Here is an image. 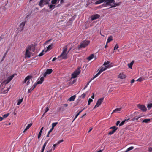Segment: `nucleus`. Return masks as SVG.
<instances>
[{"label": "nucleus", "instance_id": "4c0bfd02", "mask_svg": "<svg viewBox=\"0 0 152 152\" xmlns=\"http://www.w3.org/2000/svg\"><path fill=\"white\" fill-rule=\"evenodd\" d=\"M57 124H58L57 122L53 123L52 124V128L54 129V127L56 126V125Z\"/></svg>", "mask_w": 152, "mask_h": 152}, {"label": "nucleus", "instance_id": "774afa93", "mask_svg": "<svg viewBox=\"0 0 152 152\" xmlns=\"http://www.w3.org/2000/svg\"><path fill=\"white\" fill-rule=\"evenodd\" d=\"M100 34H101V36H104L103 35H102V34H101V32L100 33Z\"/></svg>", "mask_w": 152, "mask_h": 152}, {"label": "nucleus", "instance_id": "864d4df0", "mask_svg": "<svg viewBox=\"0 0 152 152\" xmlns=\"http://www.w3.org/2000/svg\"><path fill=\"white\" fill-rule=\"evenodd\" d=\"M94 93H93V95L91 96V98H92V99H94Z\"/></svg>", "mask_w": 152, "mask_h": 152}, {"label": "nucleus", "instance_id": "c85d7f7f", "mask_svg": "<svg viewBox=\"0 0 152 152\" xmlns=\"http://www.w3.org/2000/svg\"><path fill=\"white\" fill-rule=\"evenodd\" d=\"M48 149L45 152H52L54 150V149H53L52 147H48Z\"/></svg>", "mask_w": 152, "mask_h": 152}, {"label": "nucleus", "instance_id": "0eeeda50", "mask_svg": "<svg viewBox=\"0 0 152 152\" xmlns=\"http://www.w3.org/2000/svg\"><path fill=\"white\" fill-rule=\"evenodd\" d=\"M45 77H44L43 75L42 76H41L40 78L37 79L36 82L35 83L34 85L36 86L38 84H41L43 82Z\"/></svg>", "mask_w": 152, "mask_h": 152}, {"label": "nucleus", "instance_id": "1a4fd4ad", "mask_svg": "<svg viewBox=\"0 0 152 152\" xmlns=\"http://www.w3.org/2000/svg\"><path fill=\"white\" fill-rule=\"evenodd\" d=\"M103 99L104 98L103 97L99 99L97 101L96 104L94 107V108H96L98 107L99 106H100L103 101Z\"/></svg>", "mask_w": 152, "mask_h": 152}, {"label": "nucleus", "instance_id": "69168bd1", "mask_svg": "<svg viewBox=\"0 0 152 152\" xmlns=\"http://www.w3.org/2000/svg\"><path fill=\"white\" fill-rule=\"evenodd\" d=\"M97 152H102V150H100L98 151Z\"/></svg>", "mask_w": 152, "mask_h": 152}, {"label": "nucleus", "instance_id": "58836bf2", "mask_svg": "<svg viewBox=\"0 0 152 152\" xmlns=\"http://www.w3.org/2000/svg\"><path fill=\"white\" fill-rule=\"evenodd\" d=\"M49 110V109L48 107H46V108L45 109L44 113L43 114V115H42V117H43V116Z\"/></svg>", "mask_w": 152, "mask_h": 152}, {"label": "nucleus", "instance_id": "9b49d317", "mask_svg": "<svg viewBox=\"0 0 152 152\" xmlns=\"http://www.w3.org/2000/svg\"><path fill=\"white\" fill-rule=\"evenodd\" d=\"M110 129H112L113 130L110 131L108 135H112L114 134L116 131L117 129L118 128L116 127L115 126L111 127L110 128Z\"/></svg>", "mask_w": 152, "mask_h": 152}, {"label": "nucleus", "instance_id": "e433bc0d", "mask_svg": "<svg viewBox=\"0 0 152 152\" xmlns=\"http://www.w3.org/2000/svg\"><path fill=\"white\" fill-rule=\"evenodd\" d=\"M147 107L148 109H150L152 107V103L149 104H148Z\"/></svg>", "mask_w": 152, "mask_h": 152}, {"label": "nucleus", "instance_id": "4be33fe9", "mask_svg": "<svg viewBox=\"0 0 152 152\" xmlns=\"http://www.w3.org/2000/svg\"><path fill=\"white\" fill-rule=\"evenodd\" d=\"M110 61H107V62H105L103 64V65L105 66H108L109 67V68L111 67V66L109 65Z\"/></svg>", "mask_w": 152, "mask_h": 152}, {"label": "nucleus", "instance_id": "a19ab883", "mask_svg": "<svg viewBox=\"0 0 152 152\" xmlns=\"http://www.w3.org/2000/svg\"><path fill=\"white\" fill-rule=\"evenodd\" d=\"M92 101H93V100L92 99H91V98H89L88 99V104L89 105L92 102Z\"/></svg>", "mask_w": 152, "mask_h": 152}, {"label": "nucleus", "instance_id": "9d476101", "mask_svg": "<svg viewBox=\"0 0 152 152\" xmlns=\"http://www.w3.org/2000/svg\"><path fill=\"white\" fill-rule=\"evenodd\" d=\"M137 106L139 109L143 112L146 111L147 110L146 107L143 105L138 104H137Z\"/></svg>", "mask_w": 152, "mask_h": 152}, {"label": "nucleus", "instance_id": "423d86ee", "mask_svg": "<svg viewBox=\"0 0 152 152\" xmlns=\"http://www.w3.org/2000/svg\"><path fill=\"white\" fill-rule=\"evenodd\" d=\"M50 0H40L39 3V5L42 7L44 5L49 4V2Z\"/></svg>", "mask_w": 152, "mask_h": 152}, {"label": "nucleus", "instance_id": "2eb2a0df", "mask_svg": "<svg viewBox=\"0 0 152 152\" xmlns=\"http://www.w3.org/2000/svg\"><path fill=\"white\" fill-rule=\"evenodd\" d=\"M53 72V70L51 69H47L46 72L44 73L43 75L44 77H46L47 74H50Z\"/></svg>", "mask_w": 152, "mask_h": 152}, {"label": "nucleus", "instance_id": "09e8293b", "mask_svg": "<svg viewBox=\"0 0 152 152\" xmlns=\"http://www.w3.org/2000/svg\"><path fill=\"white\" fill-rule=\"evenodd\" d=\"M149 151L150 152H151V151H152V148H151V147L149 148Z\"/></svg>", "mask_w": 152, "mask_h": 152}, {"label": "nucleus", "instance_id": "c9c22d12", "mask_svg": "<svg viewBox=\"0 0 152 152\" xmlns=\"http://www.w3.org/2000/svg\"><path fill=\"white\" fill-rule=\"evenodd\" d=\"M23 99H20L18 101L17 105H19L23 101Z\"/></svg>", "mask_w": 152, "mask_h": 152}, {"label": "nucleus", "instance_id": "f257e3e1", "mask_svg": "<svg viewBox=\"0 0 152 152\" xmlns=\"http://www.w3.org/2000/svg\"><path fill=\"white\" fill-rule=\"evenodd\" d=\"M104 2V3L102 5V7H106L107 6H110L109 8L115 7L116 6H119L121 4V2L115 3V0H99L96 1L94 4H98Z\"/></svg>", "mask_w": 152, "mask_h": 152}, {"label": "nucleus", "instance_id": "5fc2aeb1", "mask_svg": "<svg viewBox=\"0 0 152 152\" xmlns=\"http://www.w3.org/2000/svg\"><path fill=\"white\" fill-rule=\"evenodd\" d=\"M134 81H135V80H134V79H132V80H131V83H134Z\"/></svg>", "mask_w": 152, "mask_h": 152}, {"label": "nucleus", "instance_id": "b1692460", "mask_svg": "<svg viewBox=\"0 0 152 152\" xmlns=\"http://www.w3.org/2000/svg\"><path fill=\"white\" fill-rule=\"evenodd\" d=\"M32 123H30L28 124L27 126L26 127V128L25 129L24 131L23 132H24L25 131H26L27 130L29 129L32 126Z\"/></svg>", "mask_w": 152, "mask_h": 152}, {"label": "nucleus", "instance_id": "f8f14e48", "mask_svg": "<svg viewBox=\"0 0 152 152\" xmlns=\"http://www.w3.org/2000/svg\"><path fill=\"white\" fill-rule=\"evenodd\" d=\"M31 77L29 76L26 77L25 79L24 83H26V85H28L30 83V80Z\"/></svg>", "mask_w": 152, "mask_h": 152}, {"label": "nucleus", "instance_id": "a878e982", "mask_svg": "<svg viewBox=\"0 0 152 152\" xmlns=\"http://www.w3.org/2000/svg\"><path fill=\"white\" fill-rule=\"evenodd\" d=\"M76 97V95H74L71 96L69 99L70 101H74Z\"/></svg>", "mask_w": 152, "mask_h": 152}, {"label": "nucleus", "instance_id": "6e6552de", "mask_svg": "<svg viewBox=\"0 0 152 152\" xmlns=\"http://www.w3.org/2000/svg\"><path fill=\"white\" fill-rule=\"evenodd\" d=\"M80 73V70L79 68L77 69L74 72L72 75L71 78H75L77 77Z\"/></svg>", "mask_w": 152, "mask_h": 152}, {"label": "nucleus", "instance_id": "13d9d810", "mask_svg": "<svg viewBox=\"0 0 152 152\" xmlns=\"http://www.w3.org/2000/svg\"><path fill=\"white\" fill-rule=\"evenodd\" d=\"M64 106L66 107H67L68 106V104H64Z\"/></svg>", "mask_w": 152, "mask_h": 152}, {"label": "nucleus", "instance_id": "aec40b11", "mask_svg": "<svg viewBox=\"0 0 152 152\" xmlns=\"http://www.w3.org/2000/svg\"><path fill=\"white\" fill-rule=\"evenodd\" d=\"M121 109L122 108L121 107L117 108L113 111L112 114L116 112H118L119 111H121Z\"/></svg>", "mask_w": 152, "mask_h": 152}, {"label": "nucleus", "instance_id": "c756f323", "mask_svg": "<svg viewBox=\"0 0 152 152\" xmlns=\"http://www.w3.org/2000/svg\"><path fill=\"white\" fill-rule=\"evenodd\" d=\"M145 78L144 77H140L139 78H138V79H137L136 81H138L139 82H141L142 81H143V80H144Z\"/></svg>", "mask_w": 152, "mask_h": 152}, {"label": "nucleus", "instance_id": "a211bd4d", "mask_svg": "<svg viewBox=\"0 0 152 152\" xmlns=\"http://www.w3.org/2000/svg\"><path fill=\"white\" fill-rule=\"evenodd\" d=\"M108 68H109L108 66H105L104 67H102L99 69V72L101 73L102 72L106 70Z\"/></svg>", "mask_w": 152, "mask_h": 152}, {"label": "nucleus", "instance_id": "f3484780", "mask_svg": "<svg viewBox=\"0 0 152 152\" xmlns=\"http://www.w3.org/2000/svg\"><path fill=\"white\" fill-rule=\"evenodd\" d=\"M25 24L26 22L25 21H23L20 24L19 27L21 31H22L23 30Z\"/></svg>", "mask_w": 152, "mask_h": 152}, {"label": "nucleus", "instance_id": "0e129e2a", "mask_svg": "<svg viewBox=\"0 0 152 152\" xmlns=\"http://www.w3.org/2000/svg\"><path fill=\"white\" fill-rule=\"evenodd\" d=\"M86 114H85L83 115L82 117L81 118H83V117H84L85 115H86Z\"/></svg>", "mask_w": 152, "mask_h": 152}, {"label": "nucleus", "instance_id": "49530a36", "mask_svg": "<svg viewBox=\"0 0 152 152\" xmlns=\"http://www.w3.org/2000/svg\"><path fill=\"white\" fill-rule=\"evenodd\" d=\"M53 129L52 128L50 129V130L48 131V134H50V133L53 130Z\"/></svg>", "mask_w": 152, "mask_h": 152}, {"label": "nucleus", "instance_id": "e2e57ef3", "mask_svg": "<svg viewBox=\"0 0 152 152\" xmlns=\"http://www.w3.org/2000/svg\"><path fill=\"white\" fill-rule=\"evenodd\" d=\"M107 44H106V45H105V48H106L107 47Z\"/></svg>", "mask_w": 152, "mask_h": 152}, {"label": "nucleus", "instance_id": "ddd939ff", "mask_svg": "<svg viewBox=\"0 0 152 152\" xmlns=\"http://www.w3.org/2000/svg\"><path fill=\"white\" fill-rule=\"evenodd\" d=\"M100 17V15L98 14L93 15L91 17V20L93 21L94 20L97 19Z\"/></svg>", "mask_w": 152, "mask_h": 152}, {"label": "nucleus", "instance_id": "20e7f679", "mask_svg": "<svg viewBox=\"0 0 152 152\" xmlns=\"http://www.w3.org/2000/svg\"><path fill=\"white\" fill-rule=\"evenodd\" d=\"M90 42V41L88 40H84L78 46V49L79 50L82 48H85L89 44Z\"/></svg>", "mask_w": 152, "mask_h": 152}, {"label": "nucleus", "instance_id": "6e6d98bb", "mask_svg": "<svg viewBox=\"0 0 152 152\" xmlns=\"http://www.w3.org/2000/svg\"><path fill=\"white\" fill-rule=\"evenodd\" d=\"M43 128H44V127H42L41 129H40V132H42L43 129Z\"/></svg>", "mask_w": 152, "mask_h": 152}, {"label": "nucleus", "instance_id": "dca6fc26", "mask_svg": "<svg viewBox=\"0 0 152 152\" xmlns=\"http://www.w3.org/2000/svg\"><path fill=\"white\" fill-rule=\"evenodd\" d=\"M63 141V140H61L58 141L56 143L54 144L53 147H52L53 149H54V150L55 148L60 143Z\"/></svg>", "mask_w": 152, "mask_h": 152}, {"label": "nucleus", "instance_id": "f03ea898", "mask_svg": "<svg viewBox=\"0 0 152 152\" xmlns=\"http://www.w3.org/2000/svg\"><path fill=\"white\" fill-rule=\"evenodd\" d=\"M16 74H14L12 75L9 77L6 80L1 83V84L2 93L5 94L8 92L10 88V86L8 87L7 85L13 78L16 75Z\"/></svg>", "mask_w": 152, "mask_h": 152}, {"label": "nucleus", "instance_id": "4468645a", "mask_svg": "<svg viewBox=\"0 0 152 152\" xmlns=\"http://www.w3.org/2000/svg\"><path fill=\"white\" fill-rule=\"evenodd\" d=\"M126 77V75L123 73H120L118 77V78L121 79H125Z\"/></svg>", "mask_w": 152, "mask_h": 152}, {"label": "nucleus", "instance_id": "2f4dec72", "mask_svg": "<svg viewBox=\"0 0 152 152\" xmlns=\"http://www.w3.org/2000/svg\"><path fill=\"white\" fill-rule=\"evenodd\" d=\"M150 121V119H145L142 121V122L148 123Z\"/></svg>", "mask_w": 152, "mask_h": 152}, {"label": "nucleus", "instance_id": "72a5a7b5", "mask_svg": "<svg viewBox=\"0 0 152 152\" xmlns=\"http://www.w3.org/2000/svg\"><path fill=\"white\" fill-rule=\"evenodd\" d=\"M84 109L82 110H81V111H80L77 114L75 117V118L73 120V121H74V120H75L76 118H77L78 117V116L80 114L83 110Z\"/></svg>", "mask_w": 152, "mask_h": 152}, {"label": "nucleus", "instance_id": "4d7b16f0", "mask_svg": "<svg viewBox=\"0 0 152 152\" xmlns=\"http://www.w3.org/2000/svg\"><path fill=\"white\" fill-rule=\"evenodd\" d=\"M3 119V117H0V121H2Z\"/></svg>", "mask_w": 152, "mask_h": 152}, {"label": "nucleus", "instance_id": "338daca9", "mask_svg": "<svg viewBox=\"0 0 152 152\" xmlns=\"http://www.w3.org/2000/svg\"><path fill=\"white\" fill-rule=\"evenodd\" d=\"M89 84V83H88L87 84H86V86H88V84Z\"/></svg>", "mask_w": 152, "mask_h": 152}, {"label": "nucleus", "instance_id": "bb28decb", "mask_svg": "<svg viewBox=\"0 0 152 152\" xmlns=\"http://www.w3.org/2000/svg\"><path fill=\"white\" fill-rule=\"evenodd\" d=\"M129 120V118H128V119H125V120H124V121H122V122H121L120 123V124H119V126H122L124 124V123H125V122L126 121H128V120Z\"/></svg>", "mask_w": 152, "mask_h": 152}, {"label": "nucleus", "instance_id": "7c9ffc66", "mask_svg": "<svg viewBox=\"0 0 152 152\" xmlns=\"http://www.w3.org/2000/svg\"><path fill=\"white\" fill-rule=\"evenodd\" d=\"M36 87V86H35V85H33L31 88L28 89V93H29L31 92Z\"/></svg>", "mask_w": 152, "mask_h": 152}, {"label": "nucleus", "instance_id": "393cba45", "mask_svg": "<svg viewBox=\"0 0 152 152\" xmlns=\"http://www.w3.org/2000/svg\"><path fill=\"white\" fill-rule=\"evenodd\" d=\"M53 46V44H51L50 45L47 47L46 51L45 52L48 51L50 50L52 48Z\"/></svg>", "mask_w": 152, "mask_h": 152}, {"label": "nucleus", "instance_id": "39448f33", "mask_svg": "<svg viewBox=\"0 0 152 152\" xmlns=\"http://www.w3.org/2000/svg\"><path fill=\"white\" fill-rule=\"evenodd\" d=\"M31 47L29 46L26 49L25 53V58H30L31 54Z\"/></svg>", "mask_w": 152, "mask_h": 152}, {"label": "nucleus", "instance_id": "de8ad7c7", "mask_svg": "<svg viewBox=\"0 0 152 152\" xmlns=\"http://www.w3.org/2000/svg\"><path fill=\"white\" fill-rule=\"evenodd\" d=\"M120 121H117V122L116 123V125L117 126H118V125L119 124H120Z\"/></svg>", "mask_w": 152, "mask_h": 152}, {"label": "nucleus", "instance_id": "8fccbe9b", "mask_svg": "<svg viewBox=\"0 0 152 152\" xmlns=\"http://www.w3.org/2000/svg\"><path fill=\"white\" fill-rule=\"evenodd\" d=\"M92 129H93V128H90L89 130L88 131V132L89 133L92 130Z\"/></svg>", "mask_w": 152, "mask_h": 152}, {"label": "nucleus", "instance_id": "79ce46f5", "mask_svg": "<svg viewBox=\"0 0 152 152\" xmlns=\"http://www.w3.org/2000/svg\"><path fill=\"white\" fill-rule=\"evenodd\" d=\"M41 134H42V132H39L38 134V139H39L41 135Z\"/></svg>", "mask_w": 152, "mask_h": 152}, {"label": "nucleus", "instance_id": "052dcab7", "mask_svg": "<svg viewBox=\"0 0 152 152\" xmlns=\"http://www.w3.org/2000/svg\"><path fill=\"white\" fill-rule=\"evenodd\" d=\"M6 53H5V54L4 55V57H3V59H4V58L5 57V56H6Z\"/></svg>", "mask_w": 152, "mask_h": 152}, {"label": "nucleus", "instance_id": "603ef678", "mask_svg": "<svg viewBox=\"0 0 152 152\" xmlns=\"http://www.w3.org/2000/svg\"><path fill=\"white\" fill-rule=\"evenodd\" d=\"M140 117H137V118H134V119H133V121H134V120H137L139 118H140Z\"/></svg>", "mask_w": 152, "mask_h": 152}, {"label": "nucleus", "instance_id": "5701e85b", "mask_svg": "<svg viewBox=\"0 0 152 152\" xmlns=\"http://www.w3.org/2000/svg\"><path fill=\"white\" fill-rule=\"evenodd\" d=\"M113 36H110L108 37L107 41V44L108 43H109L110 42L113 40Z\"/></svg>", "mask_w": 152, "mask_h": 152}, {"label": "nucleus", "instance_id": "7ed1b4c3", "mask_svg": "<svg viewBox=\"0 0 152 152\" xmlns=\"http://www.w3.org/2000/svg\"><path fill=\"white\" fill-rule=\"evenodd\" d=\"M71 49L70 48L69 50H67V46L64 47L62 53L58 56V58H60L59 60L66 59L68 57V54Z\"/></svg>", "mask_w": 152, "mask_h": 152}, {"label": "nucleus", "instance_id": "473e14b6", "mask_svg": "<svg viewBox=\"0 0 152 152\" xmlns=\"http://www.w3.org/2000/svg\"><path fill=\"white\" fill-rule=\"evenodd\" d=\"M100 74V73L99 72H98L97 73L96 75H95L91 79V80H92L97 77H98L99 75Z\"/></svg>", "mask_w": 152, "mask_h": 152}, {"label": "nucleus", "instance_id": "f704fd0d", "mask_svg": "<svg viewBox=\"0 0 152 152\" xmlns=\"http://www.w3.org/2000/svg\"><path fill=\"white\" fill-rule=\"evenodd\" d=\"M134 148V147L133 146H131L130 147H129L128 148L127 150L125 152H128L129 151L133 149Z\"/></svg>", "mask_w": 152, "mask_h": 152}, {"label": "nucleus", "instance_id": "cd10ccee", "mask_svg": "<svg viewBox=\"0 0 152 152\" xmlns=\"http://www.w3.org/2000/svg\"><path fill=\"white\" fill-rule=\"evenodd\" d=\"M94 57V54H92L90 55L87 58V59L89 61H90Z\"/></svg>", "mask_w": 152, "mask_h": 152}, {"label": "nucleus", "instance_id": "bf43d9fd", "mask_svg": "<svg viewBox=\"0 0 152 152\" xmlns=\"http://www.w3.org/2000/svg\"><path fill=\"white\" fill-rule=\"evenodd\" d=\"M87 87V86H85L83 90H85Z\"/></svg>", "mask_w": 152, "mask_h": 152}, {"label": "nucleus", "instance_id": "37998d69", "mask_svg": "<svg viewBox=\"0 0 152 152\" xmlns=\"http://www.w3.org/2000/svg\"><path fill=\"white\" fill-rule=\"evenodd\" d=\"M118 45H115L114 47V50H115L118 49Z\"/></svg>", "mask_w": 152, "mask_h": 152}, {"label": "nucleus", "instance_id": "c03bdc74", "mask_svg": "<svg viewBox=\"0 0 152 152\" xmlns=\"http://www.w3.org/2000/svg\"><path fill=\"white\" fill-rule=\"evenodd\" d=\"M86 95V94L85 93H84L81 95V97L82 98H83L85 97Z\"/></svg>", "mask_w": 152, "mask_h": 152}, {"label": "nucleus", "instance_id": "ea45409f", "mask_svg": "<svg viewBox=\"0 0 152 152\" xmlns=\"http://www.w3.org/2000/svg\"><path fill=\"white\" fill-rule=\"evenodd\" d=\"M9 115V113H7L5 114H4L3 116V118H5L7 117Z\"/></svg>", "mask_w": 152, "mask_h": 152}, {"label": "nucleus", "instance_id": "3c124183", "mask_svg": "<svg viewBox=\"0 0 152 152\" xmlns=\"http://www.w3.org/2000/svg\"><path fill=\"white\" fill-rule=\"evenodd\" d=\"M57 59V58H56V57H54V58H53V60H52V61H55V60H56Z\"/></svg>", "mask_w": 152, "mask_h": 152}, {"label": "nucleus", "instance_id": "6ab92c4d", "mask_svg": "<svg viewBox=\"0 0 152 152\" xmlns=\"http://www.w3.org/2000/svg\"><path fill=\"white\" fill-rule=\"evenodd\" d=\"M48 141H49V139H48V140H47L45 141V142L44 143V145H43V146L42 149L41 151V152H44V150H45V147L46 146V145L47 144V143H48Z\"/></svg>", "mask_w": 152, "mask_h": 152}, {"label": "nucleus", "instance_id": "680f3d73", "mask_svg": "<svg viewBox=\"0 0 152 152\" xmlns=\"http://www.w3.org/2000/svg\"><path fill=\"white\" fill-rule=\"evenodd\" d=\"M50 134H48V133L47 135V137H49V135Z\"/></svg>", "mask_w": 152, "mask_h": 152}, {"label": "nucleus", "instance_id": "a18cd8bd", "mask_svg": "<svg viewBox=\"0 0 152 152\" xmlns=\"http://www.w3.org/2000/svg\"><path fill=\"white\" fill-rule=\"evenodd\" d=\"M44 51H42L39 55L38 56H42L44 54Z\"/></svg>", "mask_w": 152, "mask_h": 152}, {"label": "nucleus", "instance_id": "412c9836", "mask_svg": "<svg viewBox=\"0 0 152 152\" xmlns=\"http://www.w3.org/2000/svg\"><path fill=\"white\" fill-rule=\"evenodd\" d=\"M134 62V61H132L130 63L128 64V66L129 68L132 69V66Z\"/></svg>", "mask_w": 152, "mask_h": 152}]
</instances>
